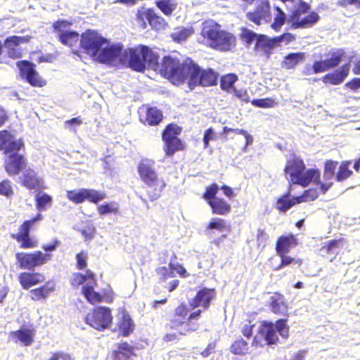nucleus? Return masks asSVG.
<instances>
[{"label": "nucleus", "mask_w": 360, "mask_h": 360, "mask_svg": "<svg viewBox=\"0 0 360 360\" xmlns=\"http://www.w3.org/2000/svg\"><path fill=\"white\" fill-rule=\"evenodd\" d=\"M80 46L94 60L112 65L120 55L121 44H110L98 32L88 30L80 37Z\"/></svg>", "instance_id": "f257e3e1"}, {"label": "nucleus", "mask_w": 360, "mask_h": 360, "mask_svg": "<svg viewBox=\"0 0 360 360\" xmlns=\"http://www.w3.org/2000/svg\"><path fill=\"white\" fill-rule=\"evenodd\" d=\"M202 310L196 309L191 311L190 307L185 302H181L173 310L167 327L174 333H166L163 337L165 342H174L179 336H186L188 334L197 332L200 327L199 320L201 317Z\"/></svg>", "instance_id": "f03ea898"}, {"label": "nucleus", "mask_w": 360, "mask_h": 360, "mask_svg": "<svg viewBox=\"0 0 360 360\" xmlns=\"http://www.w3.org/2000/svg\"><path fill=\"white\" fill-rule=\"evenodd\" d=\"M158 60V55L146 46L123 51V46L121 44L120 55L116 58L112 65L128 62L131 69L142 72L146 67L154 70L158 69L159 68Z\"/></svg>", "instance_id": "7ed1b4c3"}, {"label": "nucleus", "mask_w": 360, "mask_h": 360, "mask_svg": "<svg viewBox=\"0 0 360 360\" xmlns=\"http://www.w3.org/2000/svg\"><path fill=\"white\" fill-rule=\"evenodd\" d=\"M22 146L21 140L14 137L9 131H0V150L8 155L4 167L10 176L18 174L25 163L23 155L18 153Z\"/></svg>", "instance_id": "20e7f679"}, {"label": "nucleus", "mask_w": 360, "mask_h": 360, "mask_svg": "<svg viewBox=\"0 0 360 360\" xmlns=\"http://www.w3.org/2000/svg\"><path fill=\"white\" fill-rule=\"evenodd\" d=\"M200 34L211 47L220 51L229 50L235 41L232 34L221 30L220 25L212 20L202 23Z\"/></svg>", "instance_id": "39448f33"}, {"label": "nucleus", "mask_w": 360, "mask_h": 360, "mask_svg": "<svg viewBox=\"0 0 360 360\" xmlns=\"http://www.w3.org/2000/svg\"><path fill=\"white\" fill-rule=\"evenodd\" d=\"M285 172L290 176L289 182L293 184H299L307 186L310 182H317L320 178L318 170L310 169L305 170L303 161L297 158L288 160Z\"/></svg>", "instance_id": "423d86ee"}, {"label": "nucleus", "mask_w": 360, "mask_h": 360, "mask_svg": "<svg viewBox=\"0 0 360 360\" xmlns=\"http://www.w3.org/2000/svg\"><path fill=\"white\" fill-rule=\"evenodd\" d=\"M190 60H187L185 63L180 64L179 60H176L172 56H165L162 59L160 72L169 79L173 84L179 85L187 80L188 77Z\"/></svg>", "instance_id": "0eeeda50"}, {"label": "nucleus", "mask_w": 360, "mask_h": 360, "mask_svg": "<svg viewBox=\"0 0 360 360\" xmlns=\"http://www.w3.org/2000/svg\"><path fill=\"white\" fill-rule=\"evenodd\" d=\"M154 162L150 160H143L139 164L138 171L141 179L148 187L154 189L150 194L151 200H155L160 196V193L165 187V182L162 179H159L154 168Z\"/></svg>", "instance_id": "6e6552de"}, {"label": "nucleus", "mask_w": 360, "mask_h": 360, "mask_svg": "<svg viewBox=\"0 0 360 360\" xmlns=\"http://www.w3.org/2000/svg\"><path fill=\"white\" fill-rule=\"evenodd\" d=\"M309 5L300 1L297 8L292 12L290 22L295 28H308L313 26L319 20V15L314 11L309 12Z\"/></svg>", "instance_id": "1a4fd4ad"}, {"label": "nucleus", "mask_w": 360, "mask_h": 360, "mask_svg": "<svg viewBox=\"0 0 360 360\" xmlns=\"http://www.w3.org/2000/svg\"><path fill=\"white\" fill-rule=\"evenodd\" d=\"M279 342V337L274 328V323L264 321L261 323L257 334L252 339V347H262L264 345H276Z\"/></svg>", "instance_id": "9d476101"}, {"label": "nucleus", "mask_w": 360, "mask_h": 360, "mask_svg": "<svg viewBox=\"0 0 360 360\" xmlns=\"http://www.w3.org/2000/svg\"><path fill=\"white\" fill-rule=\"evenodd\" d=\"M112 321L111 310L105 307H94L85 317V322L99 331L109 328Z\"/></svg>", "instance_id": "9b49d317"}, {"label": "nucleus", "mask_w": 360, "mask_h": 360, "mask_svg": "<svg viewBox=\"0 0 360 360\" xmlns=\"http://www.w3.org/2000/svg\"><path fill=\"white\" fill-rule=\"evenodd\" d=\"M248 4L255 2V8L247 13V18L257 25L271 22L272 13L269 0H244Z\"/></svg>", "instance_id": "f8f14e48"}, {"label": "nucleus", "mask_w": 360, "mask_h": 360, "mask_svg": "<svg viewBox=\"0 0 360 360\" xmlns=\"http://www.w3.org/2000/svg\"><path fill=\"white\" fill-rule=\"evenodd\" d=\"M217 79V75L214 71L210 69L201 71L198 65L190 60V70L187 79L191 88L197 84L204 86L213 85Z\"/></svg>", "instance_id": "ddd939ff"}, {"label": "nucleus", "mask_w": 360, "mask_h": 360, "mask_svg": "<svg viewBox=\"0 0 360 360\" xmlns=\"http://www.w3.org/2000/svg\"><path fill=\"white\" fill-rule=\"evenodd\" d=\"M15 257L20 269L32 270L49 261L51 255L49 253L44 254L41 251H36L30 253L18 252Z\"/></svg>", "instance_id": "4468645a"}, {"label": "nucleus", "mask_w": 360, "mask_h": 360, "mask_svg": "<svg viewBox=\"0 0 360 360\" xmlns=\"http://www.w3.org/2000/svg\"><path fill=\"white\" fill-rule=\"evenodd\" d=\"M180 128L176 124H169L162 134V139L165 141V151L167 155H172L176 151L182 148V144L176 135L180 133Z\"/></svg>", "instance_id": "2eb2a0df"}, {"label": "nucleus", "mask_w": 360, "mask_h": 360, "mask_svg": "<svg viewBox=\"0 0 360 360\" xmlns=\"http://www.w3.org/2000/svg\"><path fill=\"white\" fill-rule=\"evenodd\" d=\"M216 297V290L214 288H202L197 291L195 296L191 299L189 302L191 307L190 310L201 307L202 311L207 310L211 305L212 300Z\"/></svg>", "instance_id": "dca6fc26"}, {"label": "nucleus", "mask_w": 360, "mask_h": 360, "mask_svg": "<svg viewBox=\"0 0 360 360\" xmlns=\"http://www.w3.org/2000/svg\"><path fill=\"white\" fill-rule=\"evenodd\" d=\"M17 66L21 76L33 86L42 87L46 82L43 79L34 68V64L27 60L18 61Z\"/></svg>", "instance_id": "f3484780"}, {"label": "nucleus", "mask_w": 360, "mask_h": 360, "mask_svg": "<svg viewBox=\"0 0 360 360\" xmlns=\"http://www.w3.org/2000/svg\"><path fill=\"white\" fill-rule=\"evenodd\" d=\"M317 197L318 192L314 189L307 190L304 192V195L294 198L293 199H290L289 195L288 194L278 199L277 207L278 210L285 212L295 203L314 200L317 198Z\"/></svg>", "instance_id": "a211bd4d"}, {"label": "nucleus", "mask_w": 360, "mask_h": 360, "mask_svg": "<svg viewBox=\"0 0 360 360\" xmlns=\"http://www.w3.org/2000/svg\"><path fill=\"white\" fill-rule=\"evenodd\" d=\"M36 330L33 327H20L18 330L11 331L10 337L15 343H20L24 347H29L34 342Z\"/></svg>", "instance_id": "6ab92c4d"}, {"label": "nucleus", "mask_w": 360, "mask_h": 360, "mask_svg": "<svg viewBox=\"0 0 360 360\" xmlns=\"http://www.w3.org/2000/svg\"><path fill=\"white\" fill-rule=\"evenodd\" d=\"M42 219V215L38 214L34 218L31 220H27L19 229L18 234V240L22 242L21 248H32L37 245L29 236L30 227L37 221Z\"/></svg>", "instance_id": "aec40b11"}, {"label": "nucleus", "mask_w": 360, "mask_h": 360, "mask_svg": "<svg viewBox=\"0 0 360 360\" xmlns=\"http://www.w3.org/2000/svg\"><path fill=\"white\" fill-rule=\"evenodd\" d=\"M30 40L28 37L12 36L6 38L4 41V47L8 51V55L13 58L22 57V50L19 45L22 43H27Z\"/></svg>", "instance_id": "412c9836"}, {"label": "nucleus", "mask_w": 360, "mask_h": 360, "mask_svg": "<svg viewBox=\"0 0 360 360\" xmlns=\"http://www.w3.org/2000/svg\"><path fill=\"white\" fill-rule=\"evenodd\" d=\"M269 304L271 311L274 314L288 316L289 307L285 299V296L281 292H274L270 297Z\"/></svg>", "instance_id": "4be33fe9"}, {"label": "nucleus", "mask_w": 360, "mask_h": 360, "mask_svg": "<svg viewBox=\"0 0 360 360\" xmlns=\"http://www.w3.org/2000/svg\"><path fill=\"white\" fill-rule=\"evenodd\" d=\"M145 19L148 22L150 25L155 30L162 28L165 23L163 18L158 15L153 9H147L139 15L138 20L141 21L143 28H146L147 27Z\"/></svg>", "instance_id": "5701e85b"}, {"label": "nucleus", "mask_w": 360, "mask_h": 360, "mask_svg": "<svg viewBox=\"0 0 360 360\" xmlns=\"http://www.w3.org/2000/svg\"><path fill=\"white\" fill-rule=\"evenodd\" d=\"M18 281L24 290H28L44 281V276L39 272L23 271L18 275Z\"/></svg>", "instance_id": "b1692460"}, {"label": "nucleus", "mask_w": 360, "mask_h": 360, "mask_svg": "<svg viewBox=\"0 0 360 360\" xmlns=\"http://www.w3.org/2000/svg\"><path fill=\"white\" fill-rule=\"evenodd\" d=\"M20 183L31 190L41 187L42 179L37 176L33 169L28 168L24 170L22 176L20 177Z\"/></svg>", "instance_id": "393cba45"}, {"label": "nucleus", "mask_w": 360, "mask_h": 360, "mask_svg": "<svg viewBox=\"0 0 360 360\" xmlns=\"http://www.w3.org/2000/svg\"><path fill=\"white\" fill-rule=\"evenodd\" d=\"M54 290V284H50L49 282H47L44 285L32 289L30 291V296L31 300L35 302L45 300Z\"/></svg>", "instance_id": "a878e982"}, {"label": "nucleus", "mask_w": 360, "mask_h": 360, "mask_svg": "<svg viewBox=\"0 0 360 360\" xmlns=\"http://www.w3.org/2000/svg\"><path fill=\"white\" fill-rule=\"evenodd\" d=\"M349 71V65L346 64L337 70L334 73L328 74L323 77L324 83H330L333 85L340 84L346 78Z\"/></svg>", "instance_id": "bb28decb"}, {"label": "nucleus", "mask_w": 360, "mask_h": 360, "mask_svg": "<svg viewBox=\"0 0 360 360\" xmlns=\"http://www.w3.org/2000/svg\"><path fill=\"white\" fill-rule=\"evenodd\" d=\"M289 250L290 249H276V255L280 257L281 262L278 264L272 265V269L274 271H278L281 269L283 266L290 265L294 262H295L298 264H302V259H295V258H292L288 255L289 252Z\"/></svg>", "instance_id": "cd10ccee"}, {"label": "nucleus", "mask_w": 360, "mask_h": 360, "mask_svg": "<svg viewBox=\"0 0 360 360\" xmlns=\"http://www.w3.org/2000/svg\"><path fill=\"white\" fill-rule=\"evenodd\" d=\"M134 355V347L124 342L117 345V349L113 352L114 360H128Z\"/></svg>", "instance_id": "c85d7f7f"}, {"label": "nucleus", "mask_w": 360, "mask_h": 360, "mask_svg": "<svg viewBox=\"0 0 360 360\" xmlns=\"http://www.w3.org/2000/svg\"><path fill=\"white\" fill-rule=\"evenodd\" d=\"M276 46L275 37L269 38L266 35L259 34L255 48L257 51H264L265 53H268L270 50Z\"/></svg>", "instance_id": "c756f323"}, {"label": "nucleus", "mask_w": 360, "mask_h": 360, "mask_svg": "<svg viewBox=\"0 0 360 360\" xmlns=\"http://www.w3.org/2000/svg\"><path fill=\"white\" fill-rule=\"evenodd\" d=\"M155 6L166 16H169L177 8L178 0H156Z\"/></svg>", "instance_id": "7c9ffc66"}, {"label": "nucleus", "mask_w": 360, "mask_h": 360, "mask_svg": "<svg viewBox=\"0 0 360 360\" xmlns=\"http://www.w3.org/2000/svg\"><path fill=\"white\" fill-rule=\"evenodd\" d=\"M82 293L91 304L102 302L101 294L94 290V285H84L82 288Z\"/></svg>", "instance_id": "2f4dec72"}, {"label": "nucleus", "mask_w": 360, "mask_h": 360, "mask_svg": "<svg viewBox=\"0 0 360 360\" xmlns=\"http://www.w3.org/2000/svg\"><path fill=\"white\" fill-rule=\"evenodd\" d=\"M209 205L214 214H225L231 210V205L223 199L219 198L209 200Z\"/></svg>", "instance_id": "473e14b6"}, {"label": "nucleus", "mask_w": 360, "mask_h": 360, "mask_svg": "<svg viewBox=\"0 0 360 360\" xmlns=\"http://www.w3.org/2000/svg\"><path fill=\"white\" fill-rule=\"evenodd\" d=\"M118 328L124 337L128 336L133 331L134 323L128 314H122V318L118 323Z\"/></svg>", "instance_id": "72a5a7b5"}, {"label": "nucleus", "mask_w": 360, "mask_h": 360, "mask_svg": "<svg viewBox=\"0 0 360 360\" xmlns=\"http://www.w3.org/2000/svg\"><path fill=\"white\" fill-rule=\"evenodd\" d=\"M304 58V53H293L286 56L281 63L282 68L285 69H292L295 67L299 62L303 60Z\"/></svg>", "instance_id": "f704fd0d"}, {"label": "nucleus", "mask_w": 360, "mask_h": 360, "mask_svg": "<svg viewBox=\"0 0 360 360\" xmlns=\"http://www.w3.org/2000/svg\"><path fill=\"white\" fill-rule=\"evenodd\" d=\"M193 33V29L186 28L183 27H179L175 28L172 33L171 34L172 38L174 41L176 42H181L186 40L189 36H191Z\"/></svg>", "instance_id": "c9c22d12"}, {"label": "nucleus", "mask_w": 360, "mask_h": 360, "mask_svg": "<svg viewBox=\"0 0 360 360\" xmlns=\"http://www.w3.org/2000/svg\"><path fill=\"white\" fill-rule=\"evenodd\" d=\"M59 39L64 45L72 47L79 41V34L74 31H68L59 35Z\"/></svg>", "instance_id": "e433bc0d"}, {"label": "nucleus", "mask_w": 360, "mask_h": 360, "mask_svg": "<svg viewBox=\"0 0 360 360\" xmlns=\"http://www.w3.org/2000/svg\"><path fill=\"white\" fill-rule=\"evenodd\" d=\"M162 118V112L156 108H150L147 110L146 114V122L149 125L158 124Z\"/></svg>", "instance_id": "4c0bfd02"}, {"label": "nucleus", "mask_w": 360, "mask_h": 360, "mask_svg": "<svg viewBox=\"0 0 360 360\" xmlns=\"http://www.w3.org/2000/svg\"><path fill=\"white\" fill-rule=\"evenodd\" d=\"M231 352L234 354L243 355L248 350V343L243 338L236 340L230 347Z\"/></svg>", "instance_id": "58836bf2"}, {"label": "nucleus", "mask_w": 360, "mask_h": 360, "mask_svg": "<svg viewBox=\"0 0 360 360\" xmlns=\"http://www.w3.org/2000/svg\"><path fill=\"white\" fill-rule=\"evenodd\" d=\"M275 11L274 22L271 23V27L273 30L278 31L284 25L286 20V15L279 7H276Z\"/></svg>", "instance_id": "ea45409f"}, {"label": "nucleus", "mask_w": 360, "mask_h": 360, "mask_svg": "<svg viewBox=\"0 0 360 360\" xmlns=\"http://www.w3.org/2000/svg\"><path fill=\"white\" fill-rule=\"evenodd\" d=\"M52 198L46 193H38L36 195L37 208L39 212L47 210L51 205Z\"/></svg>", "instance_id": "a19ab883"}, {"label": "nucleus", "mask_w": 360, "mask_h": 360, "mask_svg": "<svg viewBox=\"0 0 360 360\" xmlns=\"http://www.w3.org/2000/svg\"><path fill=\"white\" fill-rule=\"evenodd\" d=\"M344 54L345 52L342 49H339L330 53L329 58L324 59L328 70L337 67L341 62Z\"/></svg>", "instance_id": "79ce46f5"}, {"label": "nucleus", "mask_w": 360, "mask_h": 360, "mask_svg": "<svg viewBox=\"0 0 360 360\" xmlns=\"http://www.w3.org/2000/svg\"><path fill=\"white\" fill-rule=\"evenodd\" d=\"M238 77L235 74H228L221 79V87L223 90L232 92L235 88L234 83L237 81Z\"/></svg>", "instance_id": "37998d69"}, {"label": "nucleus", "mask_w": 360, "mask_h": 360, "mask_svg": "<svg viewBox=\"0 0 360 360\" xmlns=\"http://www.w3.org/2000/svg\"><path fill=\"white\" fill-rule=\"evenodd\" d=\"M86 189L82 188L79 190L68 191L67 196L70 200L79 204L86 200Z\"/></svg>", "instance_id": "c03bdc74"}, {"label": "nucleus", "mask_w": 360, "mask_h": 360, "mask_svg": "<svg viewBox=\"0 0 360 360\" xmlns=\"http://www.w3.org/2000/svg\"><path fill=\"white\" fill-rule=\"evenodd\" d=\"M351 163V161L342 162L336 174V179L338 181H344L352 174V171L349 168Z\"/></svg>", "instance_id": "a18cd8bd"}, {"label": "nucleus", "mask_w": 360, "mask_h": 360, "mask_svg": "<svg viewBox=\"0 0 360 360\" xmlns=\"http://www.w3.org/2000/svg\"><path fill=\"white\" fill-rule=\"evenodd\" d=\"M287 319H281L276 321L274 323V328L276 330L279 335L283 338L289 337L290 327L287 324Z\"/></svg>", "instance_id": "49530a36"}, {"label": "nucleus", "mask_w": 360, "mask_h": 360, "mask_svg": "<svg viewBox=\"0 0 360 360\" xmlns=\"http://www.w3.org/2000/svg\"><path fill=\"white\" fill-rule=\"evenodd\" d=\"M297 245V240L293 235L282 236L278 239L276 248H290Z\"/></svg>", "instance_id": "de8ad7c7"}, {"label": "nucleus", "mask_w": 360, "mask_h": 360, "mask_svg": "<svg viewBox=\"0 0 360 360\" xmlns=\"http://www.w3.org/2000/svg\"><path fill=\"white\" fill-rule=\"evenodd\" d=\"M86 200L94 203H98L105 198L106 195L104 192L94 190L86 189Z\"/></svg>", "instance_id": "09e8293b"}, {"label": "nucleus", "mask_w": 360, "mask_h": 360, "mask_svg": "<svg viewBox=\"0 0 360 360\" xmlns=\"http://www.w3.org/2000/svg\"><path fill=\"white\" fill-rule=\"evenodd\" d=\"M156 272L160 281H165L169 278L175 276L174 272L171 267L160 266L156 269Z\"/></svg>", "instance_id": "8fccbe9b"}, {"label": "nucleus", "mask_w": 360, "mask_h": 360, "mask_svg": "<svg viewBox=\"0 0 360 360\" xmlns=\"http://www.w3.org/2000/svg\"><path fill=\"white\" fill-rule=\"evenodd\" d=\"M0 195L8 198L13 195V184L8 179H4L0 182Z\"/></svg>", "instance_id": "3c124183"}, {"label": "nucleus", "mask_w": 360, "mask_h": 360, "mask_svg": "<svg viewBox=\"0 0 360 360\" xmlns=\"http://www.w3.org/2000/svg\"><path fill=\"white\" fill-rule=\"evenodd\" d=\"M98 212L101 215L110 213H117L118 212V205L115 202H111L108 204L102 205L98 206Z\"/></svg>", "instance_id": "603ef678"}, {"label": "nucleus", "mask_w": 360, "mask_h": 360, "mask_svg": "<svg viewBox=\"0 0 360 360\" xmlns=\"http://www.w3.org/2000/svg\"><path fill=\"white\" fill-rule=\"evenodd\" d=\"M338 165V162L332 161V160H328L325 164V171L323 177L324 179L326 181L330 180L335 173V170L336 169V167Z\"/></svg>", "instance_id": "864d4df0"}, {"label": "nucleus", "mask_w": 360, "mask_h": 360, "mask_svg": "<svg viewBox=\"0 0 360 360\" xmlns=\"http://www.w3.org/2000/svg\"><path fill=\"white\" fill-rule=\"evenodd\" d=\"M251 103L254 106L263 108H272L276 104V103L272 98H269L255 99L251 101Z\"/></svg>", "instance_id": "5fc2aeb1"}, {"label": "nucleus", "mask_w": 360, "mask_h": 360, "mask_svg": "<svg viewBox=\"0 0 360 360\" xmlns=\"http://www.w3.org/2000/svg\"><path fill=\"white\" fill-rule=\"evenodd\" d=\"M258 36L259 34H256L255 32L245 28L242 30L241 37L248 45L251 44L253 41H257Z\"/></svg>", "instance_id": "6e6d98bb"}, {"label": "nucleus", "mask_w": 360, "mask_h": 360, "mask_svg": "<svg viewBox=\"0 0 360 360\" xmlns=\"http://www.w3.org/2000/svg\"><path fill=\"white\" fill-rule=\"evenodd\" d=\"M88 255L84 251H81L76 255L77 269L83 270L87 266Z\"/></svg>", "instance_id": "4d7b16f0"}, {"label": "nucleus", "mask_w": 360, "mask_h": 360, "mask_svg": "<svg viewBox=\"0 0 360 360\" xmlns=\"http://www.w3.org/2000/svg\"><path fill=\"white\" fill-rule=\"evenodd\" d=\"M225 227L226 222L224 219L219 218H214L210 221L207 229L223 231L225 229Z\"/></svg>", "instance_id": "13d9d810"}, {"label": "nucleus", "mask_w": 360, "mask_h": 360, "mask_svg": "<svg viewBox=\"0 0 360 360\" xmlns=\"http://www.w3.org/2000/svg\"><path fill=\"white\" fill-rule=\"evenodd\" d=\"M70 23L68 21L62 20V21H57L54 23L53 27L54 29L58 31V36L62 34L63 33L68 32L70 31L68 27H70Z\"/></svg>", "instance_id": "bf43d9fd"}, {"label": "nucleus", "mask_w": 360, "mask_h": 360, "mask_svg": "<svg viewBox=\"0 0 360 360\" xmlns=\"http://www.w3.org/2000/svg\"><path fill=\"white\" fill-rule=\"evenodd\" d=\"M198 259H199V262H198V267L199 268L208 269L213 264V261H212V258H210V255H202L199 256Z\"/></svg>", "instance_id": "052dcab7"}, {"label": "nucleus", "mask_w": 360, "mask_h": 360, "mask_svg": "<svg viewBox=\"0 0 360 360\" xmlns=\"http://www.w3.org/2000/svg\"><path fill=\"white\" fill-rule=\"evenodd\" d=\"M294 40L295 37L290 33H285L281 36L275 37L276 46L280 45L282 43L288 44Z\"/></svg>", "instance_id": "680f3d73"}, {"label": "nucleus", "mask_w": 360, "mask_h": 360, "mask_svg": "<svg viewBox=\"0 0 360 360\" xmlns=\"http://www.w3.org/2000/svg\"><path fill=\"white\" fill-rule=\"evenodd\" d=\"M169 266L172 269L173 272L176 271L182 278H186L189 276L186 269L181 264H175L170 262Z\"/></svg>", "instance_id": "e2e57ef3"}, {"label": "nucleus", "mask_w": 360, "mask_h": 360, "mask_svg": "<svg viewBox=\"0 0 360 360\" xmlns=\"http://www.w3.org/2000/svg\"><path fill=\"white\" fill-rule=\"evenodd\" d=\"M218 189L219 188L217 184H212L207 188L206 192L204 194V198L206 199L208 202L210 200L217 198L215 195L218 191Z\"/></svg>", "instance_id": "0e129e2a"}, {"label": "nucleus", "mask_w": 360, "mask_h": 360, "mask_svg": "<svg viewBox=\"0 0 360 360\" xmlns=\"http://www.w3.org/2000/svg\"><path fill=\"white\" fill-rule=\"evenodd\" d=\"M86 281L84 275L81 273H75L70 281V283L73 287H78Z\"/></svg>", "instance_id": "69168bd1"}, {"label": "nucleus", "mask_w": 360, "mask_h": 360, "mask_svg": "<svg viewBox=\"0 0 360 360\" xmlns=\"http://www.w3.org/2000/svg\"><path fill=\"white\" fill-rule=\"evenodd\" d=\"M313 70L314 73H319L328 70V68L325 60H321L314 62L313 65Z\"/></svg>", "instance_id": "338daca9"}, {"label": "nucleus", "mask_w": 360, "mask_h": 360, "mask_svg": "<svg viewBox=\"0 0 360 360\" xmlns=\"http://www.w3.org/2000/svg\"><path fill=\"white\" fill-rule=\"evenodd\" d=\"M234 93V95L242 101L248 103L250 101V96L247 92V90L245 89H233L232 91Z\"/></svg>", "instance_id": "774afa93"}]
</instances>
